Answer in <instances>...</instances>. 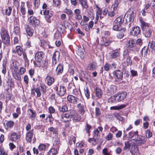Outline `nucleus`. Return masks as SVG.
<instances>
[{
    "instance_id": "1",
    "label": "nucleus",
    "mask_w": 155,
    "mask_h": 155,
    "mask_svg": "<svg viewBox=\"0 0 155 155\" xmlns=\"http://www.w3.org/2000/svg\"><path fill=\"white\" fill-rule=\"evenodd\" d=\"M125 146L123 147L124 150H128L133 155H138L139 154L138 148L135 143L132 141H126L124 143Z\"/></svg>"
},
{
    "instance_id": "2",
    "label": "nucleus",
    "mask_w": 155,
    "mask_h": 155,
    "mask_svg": "<svg viewBox=\"0 0 155 155\" xmlns=\"http://www.w3.org/2000/svg\"><path fill=\"white\" fill-rule=\"evenodd\" d=\"M17 61H15L12 62L11 64L12 75L14 78L17 80L19 81L21 80V74L18 71Z\"/></svg>"
},
{
    "instance_id": "3",
    "label": "nucleus",
    "mask_w": 155,
    "mask_h": 155,
    "mask_svg": "<svg viewBox=\"0 0 155 155\" xmlns=\"http://www.w3.org/2000/svg\"><path fill=\"white\" fill-rule=\"evenodd\" d=\"M45 56L44 53L42 51H39L37 52L35 54V60L34 61L33 63L35 66L37 67H40V64H37L36 62L40 63Z\"/></svg>"
},
{
    "instance_id": "4",
    "label": "nucleus",
    "mask_w": 155,
    "mask_h": 155,
    "mask_svg": "<svg viewBox=\"0 0 155 155\" xmlns=\"http://www.w3.org/2000/svg\"><path fill=\"white\" fill-rule=\"evenodd\" d=\"M127 96V93L125 92H122L118 94H116L112 98L116 102H120L124 100Z\"/></svg>"
},
{
    "instance_id": "5",
    "label": "nucleus",
    "mask_w": 155,
    "mask_h": 155,
    "mask_svg": "<svg viewBox=\"0 0 155 155\" xmlns=\"http://www.w3.org/2000/svg\"><path fill=\"white\" fill-rule=\"evenodd\" d=\"M128 49L129 50L134 52L138 51L139 50V47L135 44L134 40H130L127 42Z\"/></svg>"
},
{
    "instance_id": "6",
    "label": "nucleus",
    "mask_w": 155,
    "mask_h": 155,
    "mask_svg": "<svg viewBox=\"0 0 155 155\" xmlns=\"http://www.w3.org/2000/svg\"><path fill=\"white\" fill-rule=\"evenodd\" d=\"M1 36L3 42L5 44L8 45L10 44L9 36L6 30H2L1 32Z\"/></svg>"
},
{
    "instance_id": "7",
    "label": "nucleus",
    "mask_w": 155,
    "mask_h": 155,
    "mask_svg": "<svg viewBox=\"0 0 155 155\" xmlns=\"http://www.w3.org/2000/svg\"><path fill=\"white\" fill-rule=\"evenodd\" d=\"M54 89L56 91V94L60 96H63L66 92V89L64 86L58 85L54 87Z\"/></svg>"
},
{
    "instance_id": "8",
    "label": "nucleus",
    "mask_w": 155,
    "mask_h": 155,
    "mask_svg": "<svg viewBox=\"0 0 155 155\" xmlns=\"http://www.w3.org/2000/svg\"><path fill=\"white\" fill-rule=\"evenodd\" d=\"M70 114L71 116V118H72L74 121L77 122L80 121L81 119V116L76 112L75 110H70Z\"/></svg>"
},
{
    "instance_id": "9",
    "label": "nucleus",
    "mask_w": 155,
    "mask_h": 155,
    "mask_svg": "<svg viewBox=\"0 0 155 155\" xmlns=\"http://www.w3.org/2000/svg\"><path fill=\"white\" fill-rule=\"evenodd\" d=\"M70 110L65 113H63L61 115V121L66 122L68 121L71 119Z\"/></svg>"
},
{
    "instance_id": "10",
    "label": "nucleus",
    "mask_w": 155,
    "mask_h": 155,
    "mask_svg": "<svg viewBox=\"0 0 155 155\" xmlns=\"http://www.w3.org/2000/svg\"><path fill=\"white\" fill-rule=\"evenodd\" d=\"M146 138L142 135H139L137 139L135 141V144L140 146L143 144L146 140Z\"/></svg>"
},
{
    "instance_id": "11",
    "label": "nucleus",
    "mask_w": 155,
    "mask_h": 155,
    "mask_svg": "<svg viewBox=\"0 0 155 155\" xmlns=\"http://www.w3.org/2000/svg\"><path fill=\"white\" fill-rule=\"evenodd\" d=\"M113 74L115 78V80L119 81L123 79V73L120 70L115 71L113 72Z\"/></svg>"
},
{
    "instance_id": "12",
    "label": "nucleus",
    "mask_w": 155,
    "mask_h": 155,
    "mask_svg": "<svg viewBox=\"0 0 155 155\" xmlns=\"http://www.w3.org/2000/svg\"><path fill=\"white\" fill-rule=\"evenodd\" d=\"M28 21L30 24L35 26L38 25L40 23V21L36 17L32 16L28 18Z\"/></svg>"
},
{
    "instance_id": "13",
    "label": "nucleus",
    "mask_w": 155,
    "mask_h": 155,
    "mask_svg": "<svg viewBox=\"0 0 155 155\" xmlns=\"http://www.w3.org/2000/svg\"><path fill=\"white\" fill-rule=\"evenodd\" d=\"M60 54L58 51H55L53 55L52 63L53 65H55L59 60Z\"/></svg>"
},
{
    "instance_id": "14",
    "label": "nucleus",
    "mask_w": 155,
    "mask_h": 155,
    "mask_svg": "<svg viewBox=\"0 0 155 155\" xmlns=\"http://www.w3.org/2000/svg\"><path fill=\"white\" fill-rule=\"evenodd\" d=\"M138 136L137 131L132 130L128 134L129 138L132 140H134V141L137 139Z\"/></svg>"
},
{
    "instance_id": "15",
    "label": "nucleus",
    "mask_w": 155,
    "mask_h": 155,
    "mask_svg": "<svg viewBox=\"0 0 155 155\" xmlns=\"http://www.w3.org/2000/svg\"><path fill=\"white\" fill-rule=\"evenodd\" d=\"M21 137L20 133L19 132H13L10 135V140L12 141H15Z\"/></svg>"
},
{
    "instance_id": "16",
    "label": "nucleus",
    "mask_w": 155,
    "mask_h": 155,
    "mask_svg": "<svg viewBox=\"0 0 155 155\" xmlns=\"http://www.w3.org/2000/svg\"><path fill=\"white\" fill-rule=\"evenodd\" d=\"M140 28L138 26H135L132 28L131 30L130 33L134 36H137L140 33Z\"/></svg>"
},
{
    "instance_id": "17",
    "label": "nucleus",
    "mask_w": 155,
    "mask_h": 155,
    "mask_svg": "<svg viewBox=\"0 0 155 155\" xmlns=\"http://www.w3.org/2000/svg\"><path fill=\"white\" fill-rule=\"evenodd\" d=\"M27 112L28 115V117L32 121H34L36 116V112L31 109H28L27 110Z\"/></svg>"
},
{
    "instance_id": "18",
    "label": "nucleus",
    "mask_w": 155,
    "mask_h": 155,
    "mask_svg": "<svg viewBox=\"0 0 155 155\" xmlns=\"http://www.w3.org/2000/svg\"><path fill=\"white\" fill-rule=\"evenodd\" d=\"M33 130L34 129H32L29 130L26 133L25 139L27 142L29 143L31 142L33 135Z\"/></svg>"
},
{
    "instance_id": "19",
    "label": "nucleus",
    "mask_w": 155,
    "mask_h": 155,
    "mask_svg": "<svg viewBox=\"0 0 155 155\" xmlns=\"http://www.w3.org/2000/svg\"><path fill=\"white\" fill-rule=\"evenodd\" d=\"M67 100L70 103L76 104L77 103L78 98L75 96L69 95L67 96Z\"/></svg>"
},
{
    "instance_id": "20",
    "label": "nucleus",
    "mask_w": 155,
    "mask_h": 155,
    "mask_svg": "<svg viewBox=\"0 0 155 155\" xmlns=\"http://www.w3.org/2000/svg\"><path fill=\"white\" fill-rule=\"evenodd\" d=\"M77 107L80 114L82 115H83L85 112V105L83 104L79 103L77 105Z\"/></svg>"
},
{
    "instance_id": "21",
    "label": "nucleus",
    "mask_w": 155,
    "mask_h": 155,
    "mask_svg": "<svg viewBox=\"0 0 155 155\" xmlns=\"http://www.w3.org/2000/svg\"><path fill=\"white\" fill-rule=\"evenodd\" d=\"M104 70L107 71L110 69H115L116 68V66L114 63H113L111 64H109L108 63H106L104 67Z\"/></svg>"
},
{
    "instance_id": "22",
    "label": "nucleus",
    "mask_w": 155,
    "mask_h": 155,
    "mask_svg": "<svg viewBox=\"0 0 155 155\" xmlns=\"http://www.w3.org/2000/svg\"><path fill=\"white\" fill-rule=\"evenodd\" d=\"M120 55V50L117 49L112 51L110 54V57L112 58H116Z\"/></svg>"
},
{
    "instance_id": "23",
    "label": "nucleus",
    "mask_w": 155,
    "mask_h": 155,
    "mask_svg": "<svg viewBox=\"0 0 155 155\" xmlns=\"http://www.w3.org/2000/svg\"><path fill=\"white\" fill-rule=\"evenodd\" d=\"M110 43V42L109 39L103 36L101 40V45L107 46Z\"/></svg>"
},
{
    "instance_id": "24",
    "label": "nucleus",
    "mask_w": 155,
    "mask_h": 155,
    "mask_svg": "<svg viewBox=\"0 0 155 155\" xmlns=\"http://www.w3.org/2000/svg\"><path fill=\"white\" fill-rule=\"evenodd\" d=\"M148 51V47L146 46L144 47L140 51V54L141 56L145 58H147Z\"/></svg>"
},
{
    "instance_id": "25",
    "label": "nucleus",
    "mask_w": 155,
    "mask_h": 155,
    "mask_svg": "<svg viewBox=\"0 0 155 155\" xmlns=\"http://www.w3.org/2000/svg\"><path fill=\"white\" fill-rule=\"evenodd\" d=\"M35 93H36L37 97H41V93L40 90L38 87L33 89L31 90V94L32 95L35 96Z\"/></svg>"
},
{
    "instance_id": "26",
    "label": "nucleus",
    "mask_w": 155,
    "mask_h": 155,
    "mask_svg": "<svg viewBox=\"0 0 155 155\" xmlns=\"http://www.w3.org/2000/svg\"><path fill=\"white\" fill-rule=\"evenodd\" d=\"M97 67V64L95 62H93L88 65L87 69L90 71H93L96 69Z\"/></svg>"
},
{
    "instance_id": "27",
    "label": "nucleus",
    "mask_w": 155,
    "mask_h": 155,
    "mask_svg": "<svg viewBox=\"0 0 155 155\" xmlns=\"http://www.w3.org/2000/svg\"><path fill=\"white\" fill-rule=\"evenodd\" d=\"M140 22L141 27L143 31L150 28L149 25L147 23L145 22L142 20H140Z\"/></svg>"
},
{
    "instance_id": "28",
    "label": "nucleus",
    "mask_w": 155,
    "mask_h": 155,
    "mask_svg": "<svg viewBox=\"0 0 155 155\" xmlns=\"http://www.w3.org/2000/svg\"><path fill=\"white\" fill-rule=\"evenodd\" d=\"M54 78L49 76H47L46 77V81L48 85H51L54 82Z\"/></svg>"
},
{
    "instance_id": "29",
    "label": "nucleus",
    "mask_w": 155,
    "mask_h": 155,
    "mask_svg": "<svg viewBox=\"0 0 155 155\" xmlns=\"http://www.w3.org/2000/svg\"><path fill=\"white\" fill-rule=\"evenodd\" d=\"M63 71V66L62 64H59L56 68V72L58 75L62 74Z\"/></svg>"
},
{
    "instance_id": "30",
    "label": "nucleus",
    "mask_w": 155,
    "mask_h": 155,
    "mask_svg": "<svg viewBox=\"0 0 155 155\" xmlns=\"http://www.w3.org/2000/svg\"><path fill=\"white\" fill-rule=\"evenodd\" d=\"M124 21V19L123 17H119L115 19L114 23L115 24H117L121 26L123 23Z\"/></svg>"
},
{
    "instance_id": "31",
    "label": "nucleus",
    "mask_w": 155,
    "mask_h": 155,
    "mask_svg": "<svg viewBox=\"0 0 155 155\" xmlns=\"http://www.w3.org/2000/svg\"><path fill=\"white\" fill-rule=\"evenodd\" d=\"M95 94L96 96L99 98L101 97L102 95V92L99 88L96 87L95 89Z\"/></svg>"
},
{
    "instance_id": "32",
    "label": "nucleus",
    "mask_w": 155,
    "mask_h": 155,
    "mask_svg": "<svg viewBox=\"0 0 155 155\" xmlns=\"http://www.w3.org/2000/svg\"><path fill=\"white\" fill-rule=\"evenodd\" d=\"M152 31L150 28L147 29L143 31V33L144 35L146 37H150L151 35Z\"/></svg>"
},
{
    "instance_id": "33",
    "label": "nucleus",
    "mask_w": 155,
    "mask_h": 155,
    "mask_svg": "<svg viewBox=\"0 0 155 155\" xmlns=\"http://www.w3.org/2000/svg\"><path fill=\"white\" fill-rule=\"evenodd\" d=\"M108 90L111 94H114L116 92L117 90V88L115 85H111L109 87Z\"/></svg>"
},
{
    "instance_id": "34",
    "label": "nucleus",
    "mask_w": 155,
    "mask_h": 155,
    "mask_svg": "<svg viewBox=\"0 0 155 155\" xmlns=\"http://www.w3.org/2000/svg\"><path fill=\"white\" fill-rule=\"evenodd\" d=\"M127 105L126 104H123L119 106H112L110 107V110H120L125 107Z\"/></svg>"
},
{
    "instance_id": "35",
    "label": "nucleus",
    "mask_w": 155,
    "mask_h": 155,
    "mask_svg": "<svg viewBox=\"0 0 155 155\" xmlns=\"http://www.w3.org/2000/svg\"><path fill=\"white\" fill-rule=\"evenodd\" d=\"M16 51L15 50H13V53H17L18 54L21 55L22 54V48L19 46H17L16 47Z\"/></svg>"
},
{
    "instance_id": "36",
    "label": "nucleus",
    "mask_w": 155,
    "mask_h": 155,
    "mask_svg": "<svg viewBox=\"0 0 155 155\" xmlns=\"http://www.w3.org/2000/svg\"><path fill=\"white\" fill-rule=\"evenodd\" d=\"M148 49L150 48L152 49V51H155V42L153 41H150L148 45Z\"/></svg>"
},
{
    "instance_id": "37",
    "label": "nucleus",
    "mask_w": 155,
    "mask_h": 155,
    "mask_svg": "<svg viewBox=\"0 0 155 155\" xmlns=\"http://www.w3.org/2000/svg\"><path fill=\"white\" fill-rule=\"evenodd\" d=\"M21 110L20 107H18L16 109V113H14L12 114L13 117L15 118H17L19 115L21 114Z\"/></svg>"
},
{
    "instance_id": "38",
    "label": "nucleus",
    "mask_w": 155,
    "mask_h": 155,
    "mask_svg": "<svg viewBox=\"0 0 155 155\" xmlns=\"http://www.w3.org/2000/svg\"><path fill=\"white\" fill-rule=\"evenodd\" d=\"M58 149L55 148H51L48 152L47 155H56L57 153Z\"/></svg>"
},
{
    "instance_id": "39",
    "label": "nucleus",
    "mask_w": 155,
    "mask_h": 155,
    "mask_svg": "<svg viewBox=\"0 0 155 155\" xmlns=\"http://www.w3.org/2000/svg\"><path fill=\"white\" fill-rule=\"evenodd\" d=\"M26 31L27 35L29 36H31L33 34L34 31L31 28L28 26L26 28Z\"/></svg>"
},
{
    "instance_id": "40",
    "label": "nucleus",
    "mask_w": 155,
    "mask_h": 155,
    "mask_svg": "<svg viewBox=\"0 0 155 155\" xmlns=\"http://www.w3.org/2000/svg\"><path fill=\"white\" fill-rule=\"evenodd\" d=\"M79 2L83 8L87 9L88 8L87 0H81Z\"/></svg>"
},
{
    "instance_id": "41",
    "label": "nucleus",
    "mask_w": 155,
    "mask_h": 155,
    "mask_svg": "<svg viewBox=\"0 0 155 155\" xmlns=\"http://www.w3.org/2000/svg\"><path fill=\"white\" fill-rule=\"evenodd\" d=\"M58 110L60 112L65 113L68 110V107L66 105H64L62 106H60L58 107Z\"/></svg>"
},
{
    "instance_id": "42",
    "label": "nucleus",
    "mask_w": 155,
    "mask_h": 155,
    "mask_svg": "<svg viewBox=\"0 0 155 155\" xmlns=\"http://www.w3.org/2000/svg\"><path fill=\"white\" fill-rule=\"evenodd\" d=\"M25 3L24 2H21V4L20 6V12L23 15L25 14L26 13V11H25Z\"/></svg>"
},
{
    "instance_id": "43",
    "label": "nucleus",
    "mask_w": 155,
    "mask_h": 155,
    "mask_svg": "<svg viewBox=\"0 0 155 155\" xmlns=\"http://www.w3.org/2000/svg\"><path fill=\"white\" fill-rule=\"evenodd\" d=\"M64 11L70 16H72L73 15V12L70 9L66 8L64 10Z\"/></svg>"
},
{
    "instance_id": "44",
    "label": "nucleus",
    "mask_w": 155,
    "mask_h": 155,
    "mask_svg": "<svg viewBox=\"0 0 155 155\" xmlns=\"http://www.w3.org/2000/svg\"><path fill=\"white\" fill-rule=\"evenodd\" d=\"M130 50L128 49H126L124 51L123 53V59L125 60V58L129 56V51Z\"/></svg>"
},
{
    "instance_id": "45",
    "label": "nucleus",
    "mask_w": 155,
    "mask_h": 155,
    "mask_svg": "<svg viewBox=\"0 0 155 155\" xmlns=\"http://www.w3.org/2000/svg\"><path fill=\"white\" fill-rule=\"evenodd\" d=\"M38 88L42 93H45L46 91V87L44 84L40 85Z\"/></svg>"
},
{
    "instance_id": "46",
    "label": "nucleus",
    "mask_w": 155,
    "mask_h": 155,
    "mask_svg": "<svg viewBox=\"0 0 155 155\" xmlns=\"http://www.w3.org/2000/svg\"><path fill=\"white\" fill-rule=\"evenodd\" d=\"M73 94L78 97L81 96V93L79 90L74 89L73 90Z\"/></svg>"
},
{
    "instance_id": "47",
    "label": "nucleus",
    "mask_w": 155,
    "mask_h": 155,
    "mask_svg": "<svg viewBox=\"0 0 155 155\" xmlns=\"http://www.w3.org/2000/svg\"><path fill=\"white\" fill-rule=\"evenodd\" d=\"M84 50L81 47L79 48L78 50H77V54L80 56H82L84 54Z\"/></svg>"
},
{
    "instance_id": "48",
    "label": "nucleus",
    "mask_w": 155,
    "mask_h": 155,
    "mask_svg": "<svg viewBox=\"0 0 155 155\" xmlns=\"http://www.w3.org/2000/svg\"><path fill=\"white\" fill-rule=\"evenodd\" d=\"M76 140V137L74 136H71L70 138L69 143L70 145H72L73 143L75 144Z\"/></svg>"
},
{
    "instance_id": "49",
    "label": "nucleus",
    "mask_w": 155,
    "mask_h": 155,
    "mask_svg": "<svg viewBox=\"0 0 155 155\" xmlns=\"http://www.w3.org/2000/svg\"><path fill=\"white\" fill-rule=\"evenodd\" d=\"M52 15L51 13H50L49 15H47L45 16V17L46 21L48 23H51V17L52 16Z\"/></svg>"
},
{
    "instance_id": "50",
    "label": "nucleus",
    "mask_w": 155,
    "mask_h": 155,
    "mask_svg": "<svg viewBox=\"0 0 155 155\" xmlns=\"http://www.w3.org/2000/svg\"><path fill=\"white\" fill-rule=\"evenodd\" d=\"M135 13L134 12L132 11L131 13L130 14L128 17V19L129 21H131L132 20H133L134 19L135 16Z\"/></svg>"
},
{
    "instance_id": "51",
    "label": "nucleus",
    "mask_w": 155,
    "mask_h": 155,
    "mask_svg": "<svg viewBox=\"0 0 155 155\" xmlns=\"http://www.w3.org/2000/svg\"><path fill=\"white\" fill-rule=\"evenodd\" d=\"M4 89L5 90L6 93H9L8 90L9 88V85L8 82L7 81L6 83H4Z\"/></svg>"
},
{
    "instance_id": "52",
    "label": "nucleus",
    "mask_w": 155,
    "mask_h": 155,
    "mask_svg": "<svg viewBox=\"0 0 155 155\" xmlns=\"http://www.w3.org/2000/svg\"><path fill=\"white\" fill-rule=\"evenodd\" d=\"M6 61H4L3 62V69L2 70V72L4 74H5L6 72Z\"/></svg>"
},
{
    "instance_id": "53",
    "label": "nucleus",
    "mask_w": 155,
    "mask_h": 155,
    "mask_svg": "<svg viewBox=\"0 0 155 155\" xmlns=\"http://www.w3.org/2000/svg\"><path fill=\"white\" fill-rule=\"evenodd\" d=\"M48 130L53 132V133L54 134H58V132L56 128H54L53 127H50L48 129Z\"/></svg>"
},
{
    "instance_id": "54",
    "label": "nucleus",
    "mask_w": 155,
    "mask_h": 155,
    "mask_svg": "<svg viewBox=\"0 0 155 155\" xmlns=\"http://www.w3.org/2000/svg\"><path fill=\"white\" fill-rule=\"evenodd\" d=\"M120 26H121L119 25L114 23L113 27V29L116 31H119L121 29Z\"/></svg>"
},
{
    "instance_id": "55",
    "label": "nucleus",
    "mask_w": 155,
    "mask_h": 155,
    "mask_svg": "<svg viewBox=\"0 0 155 155\" xmlns=\"http://www.w3.org/2000/svg\"><path fill=\"white\" fill-rule=\"evenodd\" d=\"M125 60H126V62L128 66V65H131L132 61L131 60L130 57V56H128L127 57L125 58Z\"/></svg>"
},
{
    "instance_id": "56",
    "label": "nucleus",
    "mask_w": 155,
    "mask_h": 155,
    "mask_svg": "<svg viewBox=\"0 0 155 155\" xmlns=\"http://www.w3.org/2000/svg\"><path fill=\"white\" fill-rule=\"evenodd\" d=\"M46 147L45 145L43 144H41L39 146L38 148L40 151H43L45 149Z\"/></svg>"
},
{
    "instance_id": "57",
    "label": "nucleus",
    "mask_w": 155,
    "mask_h": 155,
    "mask_svg": "<svg viewBox=\"0 0 155 155\" xmlns=\"http://www.w3.org/2000/svg\"><path fill=\"white\" fill-rule=\"evenodd\" d=\"M40 3V0H34V5L36 8L38 7Z\"/></svg>"
},
{
    "instance_id": "58",
    "label": "nucleus",
    "mask_w": 155,
    "mask_h": 155,
    "mask_svg": "<svg viewBox=\"0 0 155 155\" xmlns=\"http://www.w3.org/2000/svg\"><path fill=\"white\" fill-rule=\"evenodd\" d=\"M91 129V126L88 124H87L85 127V129L86 130V132L88 134L89 136L90 135V130Z\"/></svg>"
},
{
    "instance_id": "59",
    "label": "nucleus",
    "mask_w": 155,
    "mask_h": 155,
    "mask_svg": "<svg viewBox=\"0 0 155 155\" xmlns=\"http://www.w3.org/2000/svg\"><path fill=\"white\" fill-rule=\"evenodd\" d=\"M104 37L107 38L109 39L110 38V33L109 31H105L104 34Z\"/></svg>"
},
{
    "instance_id": "60",
    "label": "nucleus",
    "mask_w": 155,
    "mask_h": 155,
    "mask_svg": "<svg viewBox=\"0 0 155 155\" xmlns=\"http://www.w3.org/2000/svg\"><path fill=\"white\" fill-rule=\"evenodd\" d=\"M0 155H8L7 153L4 150V148L0 147Z\"/></svg>"
},
{
    "instance_id": "61",
    "label": "nucleus",
    "mask_w": 155,
    "mask_h": 155,
    "mask_svg": "<svg viewBox=\"0 0 155 155\" xmlns=\"http://www.w3.org/2000/svg\"><path fill=\"white\" fill-rule=\"evenodd\" d=\"M14 32L15 34L16 35H18L20 32V28L19 27L16 26L14 28Z\"/></svg>"
},
{
    "instance_id": "62",
    "label": "nucleus",
    "mask_w": 155,
    "mask_h": 155,
    "mask_svg": "<svg viewBox=\"0 0 155 155\" xmlns=\"http://www.w3.org/2000/svg\"><path fill=\"white\" fill-rule=\"evenodd\" d=\"M103 153L104 155H110V153L107 148H104L103 150Z\"/></svg>"
},
{
    "instance_id": "63",
    "label": "nucleus",
    "mask_w": 155,
    "mask_h": 155,
    "mask_svg": "<svg viewBox=\"0 0 155 155\" xmlns=\"http://www.w3.org/2000/svg\"><path fill=\"white\" fill-rule=\"evenodd\" d=\"M108 16L110 17H113L115 15V11L113 10L110 11L108 12Z\"/></svg>"
},
{
    "instance_id": "64",
    "label": "nucleus",
    "mask_w": 155,
    "mask_h": 155,
    "mask_svg": "<svg viewBox=\"0 0 155 155\" xmlns=\"http://www.w3.org/2000/svg\"><path fill=\"white\" fill-rule=\"evenodd\" d=\"M124 32H120L118 33L117 36L118 38L121 39L124 37Z\"/></svg>"
}]
</instances>
